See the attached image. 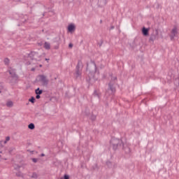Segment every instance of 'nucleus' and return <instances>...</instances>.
Instances as JSON below:
<instances>
[{
	"label": "nucleus",
	"instance_id": "obj_1",
	"mask_svg": "<svg viewBox=\"0 0 179 179\" xmlns=\"http://www.w3.org/2000/svg\"><path fill=\"white\" fill-rule=\"evenodd\" d=\"M8 72L10 75V77H9L10 83H11V85H15V83H17V82H19V77H17V75H16L15 69H10L8 70Z\"/></svg>",
	"mask_w": 179,
	"mask_h": 179
},
{
	"label": "nucleus",
	"instance_id": "obj_2",
	"mask_svg": "<svg viewBox=\"0 0 179 179\" xmlns=\"http://www.w3.org/2000/svg\"><path fill=\"white\" fill-rule=\"evenodd\" d=\"M121 143H122V141L118 138H112L110 140V145H112L114 150H117L118 148H124V145H122Z\"/></svg>",
	"mask_w": 179,
	"mask_h": 179
},
{
	"label": "nucleus",
	"instance_id": "obj_3",
	"mask_svg": "<svg viewBox=\"0 0 179 179\" xmlns=\"http://www.w3.org/2000/svg\"><path fill=\"white\" fill-rule=\"evenodd\" d=\"M36 81L40 82L42 85H48V79L44 75H39L36 77Z\"/></svg>",
	"mask_w": 179,
	"mask_h": 179
},
{
	"label": "nucleus",
	"instance_id": "obj_4",
	"mask_svg": "<svg viewBox=\"0 0 179 179\" xmlns=\"http://www.w3.org/2000/svg\"><path fill=\"white\" fill-rule=\"evenodd\" d=\"M67 30L69 33H73L74 31L76 30V25L73 23L69 24L67 27Z\"/></svg>",
	"mask_w": 179,
	"mask_h": 179
},
{
	"label": "nucleus",
	"instance_id": "obj_5",
	"mask_svg": "<svg viewBox=\"0 0 179 179\" xmlns=\"http://www.w3.org/2000/svg\"><path fill=\"white\" fill-rule=\"evenodd\" d=\"M174 37H177V28H173L171 31V38L173 40Z\"/></svg>",
	"mask_w": 179,
	"mask_h": 179
},
{
	"label": "nucleus",
	"instance_id": "obj_6",
	"mask_svg": "<svg viewBox=\"0 0 179 179\" xmlns=\"http://www.w3.org/2000/svg\"><path fill=\"white\" fill-rule=\"evenodd\" d=\"M156 36L152 35V36L150 38V40L151 41H155V40H157V36H159V31L157 29L155 30Z\"/></svg>",
	"mask_w": 179,
	"mask_h": 179
},
{
	"label": "nucleus",
	"instance_id": "obj_7",
	"mask_svg": "<svg viewBox=\"0 0 179 179\" xmlns=\"http://www.w3.org/2000/svg\"><path fill=\"white\" fill-rule=\"evenodd\" d=\"M38 54L36 52H31L30 54H29V57L33 59L34 57H37Z\"/></svg>",
	"mask_w": 179,
	"mask_h": 179
},
{
	"label": "nucleus",
	"instance_id": "obj_8",
	"mask_svg": "<svg viewBox=\"0 0 179 179\" xmlns=\"http://www.w3.org/2000/svg\"><path fill=\"white\" fill-rule=\"evenodd\" d=\"M143 36H149V29L143 27Z\"/></svg>",
	"mask_w": 179,
	"mask_h": 179
},
{
	"label": "nucleus",
	"instance_id": "obj_9",
	"mask_svg": "<svg viewBox=\"0 0 179 179\" xmlns=\"http://www.w3.org/2000/svg\"><path fill=\"white\" fill-rule=\"evenodd\" d=\"M44 48H45V50H50V48H51V44H50V43L45 42L44 44Z\"/></svg>",
	"mask_w": 179,
	"mask_h": 179
},
{
	"label": "nucleus",
	"instance_id": "obj_10",
	"mask_svg": "<svg viewBox=\"0 0 179 179\" xmlns=\"http://www.w3.org/2000/svg\"><path fill=\"white\" fill-rule=\"evenodd\" d=\"M36 94H43V90H40V88H38L35 90Z\"/></svg>",
	"mask_w": 179,
	"mask_h": 179
},
{
	"label": "nucleus",
	"instance_id": "obj_11",
	"mask_svg": "<svg viewBox=\"0 0 179 179\" xmlns=\"http://www.w3.org/2000/svg\"><path fill=\"white\" fill-rule=\"evenodd\" d=\"M7 107H13V102L12 101H9L6 103Z\"/></svg>",
	"mask_w": 179,
	"mask_h": 179
},
{
	"label": "nucleus",
	"instance_id": "obj_12",
	"mask_svg": "<svg viewBox=\"0 0 179 179\" xmlns=\"http://www.w3.org/2000/svg\"><path fill=\"white\" fill-rule=\"evenodd\" d=\"M9 141H10V137L7 136V137H6V140L4 141H2L1 142H3V143H6L9 142Z\"/></svg>",
	"mask_w": 179,
	"mask_h": 179
},
{
	"label": "nucleus",
	"instance_id": "obj_13",
	"mask_svg": "<svg viewBox=\"0 0 179 179\" xmlns=\"http://www.w3.org/2000/svg\"><path fill=\"white\" fill-rule=\"evenodd\" d=\"M109 87H110V90H111L112 93H113V92H115V88L113 86H111V84H109Z\"/></svg>",
	"mask_w": 179,
	"mask_h": 179
},
{
	"label": "nucleus",
	"instance_id": "obj_14",
	"mask_svg": "<svg viewBox=\"0 0 179 179\" xmlns=\"http://www.w3.org/2000/svg\"><path fill=\"white\" fill-rule=\"evenodd\" d=\"M28 127L29 129H34V124L33 123L29 124Z\"/></svg>",
	"mask_w": 179,
	"mask_h": 179
},
{
	"label": "nucleus",
	"instance_id": "obj_15",
	"mask_svg": "<svg viewBox=\"0 0 179 179\" xmlns=\"http://www.w3.org/2000/svg\"><path fill=\"white\" fill-rule=\"evenodd\" d=\"M29 101H30L31 103H34V101H36V99L32 96L31 99H29Z\"/></svg>",
	"mask_w": 179,
	"mask_h": 179
},
{
	"label": "nucleus",
	"instance_id": "obj_16",
	"mask_svg": "<svg viewBox=\"0 0 179 179\" xmlns=\"http://www.w3.org/2000/svg\"><path fill=\"white\" fill-rule=\"evenodd\" d=\"M4 64H5L6 65H8V64H9V59L6 58V59H4Z\"/></svg>",
	"mask_w": 179,
	"mask_h": 179
},
{
	"label": "nucleus",
	"instance_id": "obj_17",
	"mask_svg": "<svg viewBox=\"0 0 179 179\" xmlns=\"http://www.w3.org/2000/svg\"><path fill=\"white\" fill-rule=\"evenodd\" d=\"M61 179H69V176L64 175V178H62Z\"/></svg>",
	"mask_w": 179,
	"mask_h": 179
},
{
	"label": "nucleus",
	"instance_id": "obj_18",
	"mask_svg": "<svg viewBox=\"0 0 179 179\" xmlns=\"http://www.w3.org/2000/svg\"><path fill=\"white\" fill-rule=\"evenodd\" d=\"M16 176H17V177H22V178H23L22 173H16Z\"/></svg>",
	"mask_w": 179,
	"mask_h": 179
},
{
	"label": "nucleus",
	"instance_id": "obj_19",
	"mask_svg": "<svg viewBox=\"0 0 179 179\" xmlns=\"http://www.w3.org/2000/svg\"><path fill=\"white\" fill-rule=\"evenodd\" d=\"M31 178H37V174L35 173H33Z\"/></svg>",
	"mask_w": 179,
	"mask_h": 179
},
{
	"label": "nucleus",
	"instance_id": "obj_20",
	"mask_svg": "<svg viewBox=\"0 0 179 179\" xmlns=\"http://www.w3.org/2000/svg\"><path fill=\"white\" fill-rule=\"evenodd\" d=\"M32 162H34V163H37V159L33 158Z\"/></svg>",
	"mask_w": 179,
	"mask_h": 179
},
{
	"label": "nucleus",
	"instance_id": "obj_21",
	"mask_svg": "<svg viewBox=\"0 0 179 179\" xmlns=\"http://www.w3.org/2000/svg\"><path fill=\"white\" fill-rule=\"evenodd\" d=\"M69 47L70 48H72V47H73V45L72 43H70V44L69 45Z\"/></svg>",
	"mask_w": 179,
	"mask_h": 179
},
{
	"label": "nucleus",
	"instance_id": "obj_22",
	"mask_svg": "<svg viewBox=\"0 0 179 179\" xmlns=\"http://www.w3.org/2000/svg\"><path fill=\"white\" fill-rule=\"evenodd\" d=\"M92 66H94V69H96V64L94 63H92Z\"/></svg>",
	"mask_w": 179,
	"mask_h": 179
},
{
	"label": "nucleus",
	"instance_id": "obj_23",
	"mask_svg": "<svg viewBox=\"0 0 179 179\" xmlns=\"http://www.w3.org/2000/svg\"><path fill=\"white\" fill-rule=\"evenodd\" d=\"M76 75H77V76H79L80 75V73L79 72V71H77Z\"/></svg>",
	"mask_w": 179,
	"mask_h": 179
},
{
	"label": "nucleus",
	"instance_id": "obj_24",
	"mask_svg": "<svg viewBox=\"0 0 179 179\" xmlns=\"http://www.w3.org/2000/svg\"><path fill=\"white\" fill-rule=\"evenodd\" d=\"M40 94H36V99H40Z\"/></svg>",
	"mask_w": 179,
	"mask_h": 179
},
{
	"label": "nucleus",
	"instance_id": "obj_25",
	"mask_svg": "<svg viewBox=\"0 0 179 179\" xmlns=\"http://www.w3.org/2000/svg\"><path fill=\"white\" fill-rule=\"evenodd\" d=\"M117 80V77H114L113 80Z\"/></svg>",
	"mask_w": 179,
	"mask_h": 179
},
{
	"label": "nucleus",
	"instance_id": "obj_26",
	"mask_svg": "<svg viewBox=\"0 0 179 179\" xmlns=\"http://www.w3.org/2000/svg\"><path fill=\"white\" fill-rule=\"evenodd\" d=\"M41 156H42V157H44V156H45V155L44 154H41Z\"/></svg>",
	"mask_w": 179,
	"mask_h": 179
},
{
	"label": "nucleus",
	"instance_id": "obj_27",
	"mask_svg": "<svg viewBox=\"0 0 179 179\" xmlns=\"http://www.w3.org/2000/svg\"><path fill=\"white\" fill-rule=\"evenodd\" d=\"M46 61H48L49 59H45Z\"/></svg>",
	"mask_w": 179,
	"mask_h": 179
},
{
	"label": "nucleus",
	"instance_id": "obj_28",
	"mask_svg": "<svg viewBox=\"0 0 179 179\" xmlns=\"http://www.w3.org/2000/svg\"><path fill=\"white\" fill-rule=\"evenodd\" d=\"M90 80H92V78H90Z\"/></svg>",
	"mask_w": 179,
	"mask_h": 179
},
{
	"label": "nucleus",
	"instance_id": "obj_29",
	"mask_svg": "<svg viewBox=\"0 0 179 179\" xmlns=\"http://www.w3.org/2000/svg\"><path fill=\"white\" fill-rule=\"evenodd\" d=\"M108 163H110V162H107V164L108 165Z\"/></svg>",
	"mask_w": 179,
	"mask_h": 179
},
{
	"label": "nucleus",
	"instance_id": "obj_30",
	"mask_svg": "<svg viewBox=\"0 0 179 179\" xmlns=\"http://www.w3.org/2000/svg\"><path fill=\"white\" fill-rule=\"evenodd\" d=\"M18 1H20V0H18Z\"/></svg>",
	"mask_w": 179,
	"mask_h": 179
}]
</instances>
